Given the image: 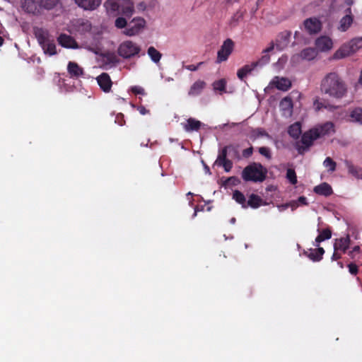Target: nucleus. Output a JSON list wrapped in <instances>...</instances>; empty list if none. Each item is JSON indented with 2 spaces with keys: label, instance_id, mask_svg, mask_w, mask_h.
<instances>
[{
  "label": "nucleus",
  "instance_id": "nucleus-17",
  "mask_svg": "<svg viewBox=\"0 0 362 362\" xmlns=\"http://www.w3.org/2000/svg\"><path fill=\"white\" fill-rule=\"evenodd\" d=\"M67 71L70 78H78L84 74V71L77 63L69 62L67 65Z\"/></svg>",
  "mask_w": 362,
  "mask_h": 362
},
{
  "label": "nucleus",
  "instance_id": "nucleus-12",
  "mask_svg": "<svg viewBox=\"0 0 362 362\" xmlns=\"http://www.w3.org/2000/svg\"><path fill=\"white\" fill-rule=\"evenodd\" d=\"M57 41L59 44L65 48L69 49H77L78 48V45L75 39L66 34L62 33L57 37Z\"/></svg>",
  "mask_w": 362,
  "mask_h": 362
},
{
  "label": "nucleus",
  "instance_id": "nucleus-55",
  "mask_svg": "<svg viewBox=\"0 0 362 362\" xmlns=\"http://www.w3.org/2000/svg\"><path fill=\"white\" fill-rule=\"evenodd\" d=\"M137 110L139 112V113L142 115H147L150 112L148 110H147L144 106L140 105L137 107Z\"/></svg>",
  "mask_w": 362,
  "mask_h": 362
},
{
  "label": "nucleus",
  "instance_id": "nucleus-58",
  "mask_svg": "<svg viewBox=\"0 0 362 362\" xmlns=\"http://www.w3.org/2000/svg\"><path fill=\"white\" fill-rule=\"evenodd\" d=\"M298 202L302 204H308L306 197L302 196L298 198Z\"/></svg>",
  "mask_w": 362,
  "mask_h": 362
},
{
  "label": "nucleus",
  "instance_id": "nucleus-63",
  "mask_svg": "<svg viewBox=\"0 0 362 362\" xmlns=\"http://www.w3.org/2000/svg\"><path fill=\"white\" fill-rule=\"evenodd\" d=\"M205 169H206V172H207V173H209V174H211V173H210V169H209V168L207 165H205Z\"/></svg>",
  "mask_w": 362,
  "mask_h": 362
},
{
  "label": "nucleus",
  "instance_id": "nucleus-57",
  "mask_svg": "<svg viewBox=\"0 0 362 362\" xmlns=\"http://www.w3.org/2000/svg\"><path fill=\"white\" fill-rule=\"evenodd\" d=\"M314 105H315L316 110H320L322 108L325 107L324 104L317 100L314 102Z\"/></svg>",
  "mask_w": 362,
  "mask_h": 362
},
{
  "label": "nucleus",
  "instance_id": "nucleus-27",
  "mask_svg": "<svg viewBox=\"0 0 362 362\" xmlns=\"http://www.w3.org/2000/svg\"><path fill=\"white\" fill-rule=\"evenodd\" d=\"M317 54V52L315 48L307 47L303 49L300 54V57L305 60H313Z\"/></svg>",
  "mask_w": 362,
  "mask_h": 362
},
{
  "label": "nucleus",
  "instance_id": "nucleus-51",
  "mask_svg": "<svg viewBox=\"0 0 362 362\" xmlns=\"http://www.w3.org/2000/svg\"><path fill=\"white\" fill-rule=\"evenodd\" d=\"M349 272L353 275H356L358 272V267L354 263H350L348 264Z\"/></svg>",
  "mask_w": 362,
  "mask_h": 362
},
{
  "label": "nucleus",
  "instance_id": "nucleus-40",
  "mask_svg": "<svg viewBox=\"0 0 362 362\" xmlns=\"http://www.w3.org/2000/svg\"><path fill=\"white\" fill-rule=\"evenodd\" d=\"M59 0H40V6L45 9L50 10L53 8Z\"/></svg>",
  "mask_w": 362,
  "mask_h": 362
},
{
  "label": "nucleus",
  "instance_id": "nucleus-37",
  "mask_svg": "<svg viewBox=\"0 0 362 362\" xmlns=\"http://www.w3.org/2000/svg\"><path fill=\"white\" fill-rule=\"evenodd\" d=\"M270 62V55L269 54H262V56L256 62H252L253 66H263Z\"/></svg>",
  "mask_w": 362,
  "mask_h": 362
},
{
  "label": "nucleus",
  "instance_id": "nucleus-29",
  "mask_svg": "<svg viewBox=\"0 0 362 362\" xmlns=\"http://www.w3.org/2000/svg\"><path fill=\"white\" fill-rule=\"evenodd\" d=\"M345 165L348 169L349 173L356 178L362 179V168L354 166L352 163L349 160L345 161Z\"/></svg>",
  "mask_w": 362,
  "mask_h": 362
},
{
  "label": "nucleus",
  "instance_id": "nucleus-20",
  "mask_svg": "<svg viewBox=\"0 0 362 362\" xmlns=\"http://www.w3.org/2000/svg\"><path fill=\"white\" fill-rule=\"evenodd\" d=\"M313 129L317 130L320 134V138L329 134L331 132H334V125L331 122H327L325 124Z\"/></svg>",
  "mask_w": 362,
  "mask_h": 362
},
{
  "label": "nucleus",
  "instance_id": "nucleus-15",
  "mask_svg": "<svg viewBox=\"0 0 362 362\" xmlns=\"http://www.w3.org/2000/svg\"><path fill=\"white\" fill-rule=\"evenodd\" d=\"M270 84L281 91H287L291 87V81L285 77L275 76Z\"/></svg>",
  "mask_w": 362,
  "mask_h": 362
},
{
  "label": "nucleus",
  "instance_id": "nucleus-54",
  "mask_svg": "<svg viewBox=\"0 0 362 362\" xmlns=\"http://www.w3.org/2000/svg\"><path fill=\"white\" fill-rule=\"evenodd\" d=\"M275 47L276 43L274 42H271L269 46L262 51V54H269L270 52L274 50Z\"/></svg>",
  "mask_w": 362,
  "mask_h": 362
},
{
  "label": "nucleus",
  "instance_id": "nucleus-7",
  "mask_svg": "<svg viewBox=\"0 0 362 362\" xmlns=\"http://www.w3.org/2000/svg\"><path fill=\"white\" fill-rule=\"evenodd\" d=\"M234 42L228 38L223 41L222 45L217 52V57L216 62L220 64L228 60L229 56L231 54L234 49Z\"/></svg>",
  "mask_w": 362,
  "mask_h": 362
},
{
  "label": "nucleus",
  "instance_id": "nucleus-48",
  "mask_svg": "<svg viewBox=\"0 0 362 362\" xmlns=\"http://www.w3.org/2000/svg\"><path fill=\"white\" fill-rule=\"evenodd\" d=\"M259 153L266 158L270 160L272 158V153L268 147L262 146L258 148Z\"/></svg>",
  "mask_w": 362,
  "mask_h": 362
},
{
  "label": "nucleus",
  "instance_id": "nucleus-9",
  "mask_svg": "<svg viewBox=\"0 0 362 362\" xmlns=\"http://www.w3.org/2000/svg\"><path fill=\"white\" fill-rule=\"evenodd\" d=\"M145 21L143 18L134 19L127 27L124 33L128 36H133L138 34L145 25Z\"/></svg>",
  "mask_w": 362,
  "mask_h": 362
},
{
  "label": "nucleus",
  "instance_id": "nucleus-10",
  "mask_svg": "<svg viewBox=\"0 0 362 362\" xmlns=\"http://www.w3.org/2000/svg\"><path fill=\"white\" fill-rule=\"evenodd\" d=\"M315 49L321 52L329 51L333 47L332 39L326 35H322L317 37L315 42Z\"/></svg>",
  "mask_w": 362,
  "mask_h": 362
},
{
  "label": "nucleus",
  "instance_id": "nucleus-34",
  "mask_svg": "<svg viewBox=\"0 0 362 362\" xmlns=\"http://www.w3.org/2000/svg\"><path fill=\"white\" fill-rule=\"evenodd\" d=\"M233 199L238 204H241L244 209L247 208V202L245 195L239 190H235L233 194Z\"/></svg>",
  "mask_w": 362,
  "mask_h": 362
},
{
  "label": "nucleus",
  "instance_id": "nucleus-3",
  "mask_svg": "<svg viewBox=\"0 0 362 362\" xmlns=\"http://www.w3.org/2000/svg\"><path fill=\"white\" fill-rule=\"evenodd\" d=\"M362 47V37L352 39L348 44L344 45L335 52L333 58L339 59L356 52Z\"/></svg>",
  "mask_w": 362,
  "mask_h": 362
},
{
  "label": "nucleus",
  "instance_id": "nucleus-46",
  "mask_svg": "<svg viewBox=\"0 0 362 362\" xmlns=\"http://www.w3.org/2000/svg\"><path fill=\"white\" fill-rule=\"evenodd\" d=\"M325 168H327L329 171L334 172L336 170V163L330 158L327 157L323 162Z\"/></svg>",
  "mask_w": 362,
  "mask_h": 362
},
{
  "label": "nucleus",
  "instance_id": "nucleus-38",
  "mask_svg": "<svg viewBox=\"0 0 362 362\" xmlns=\"http://www.w3.org/2000/svg\"><path fill=\"white\" fill-rule=\"evenodd\" d=\"M214 165L223 167L224 168V170L226 173H228L231 170L233 163L232 160H230V159H226L221 160L219 162H215Z\"/></svg>",
  "mask_w": 362,
  "mask_h": 362
},
{
  "label": "nucleus",
  "instance_id": "nucleus-21",
  "mask_svg": "<svg viewBox=\"0 0 362 362\" xmlns=\"http://www.w3.org/2000/svg\"><path fill=\"white\" fill-rule=\"evenodd\" d=\"M314 192L319 195H323L325 197H329L333 194L332 187L327 182H323L315 186Z\"/></svg>",
  "mask_w": 362,
  "mask_h": 362
},
{
  "label": "nucleus",
  "instance_id": "nucleus-16",
  "mask_svg": "<svg viewBox=\"0 0 362 362\" xmlns=\"http://www.w3.org/2000/svg\"><path fill=\"white\" fill-rule=\"evenodd\" d=\"M351 244L350 236L347 235L346 237L335 239L334 243V250H339L341 253L345 254Z\"/></svg>",
  "mask_w": 362,
  "mask_h": 362
},
{
  "label": "nucleus",
  "instance_id": "nucleus-62",
  "mask_svg": "<svg viewBox=\"0 0 362 362\" xmlns=\"http://www.w3.org/2000/svg\"><path fill=\"white\" fill-rule=\"evenodd\" d=\"M4 40L2 37L0 36V46H1L4 43Z\"/></svg>",
  "mask_w": 362,
  "mask_h": 362
},
{
  "label": "nucleus",
  "instance_id": "nucleus-45",
  "mask_svg": "<svg viewBox=\"0 0 362 362\" xmlns=\"http://www.w3.org/2000/svg\"><path fill=\"white\" fill-rule=\"evenodd\" d=\"M286 178L292 185L297 183V176L295 170L291 168H288L286 171Z\"/></svg>",
  "mask_w": 362,
  "mask_h": 362
},
{
  "label": "nucleus",
  "instance_id": "nucleus-11",
  "mask_svg": "<svg viewBox=\"0 0 362 362\" xmlns=\"http://www.w3.org/2000/svg\"><path fill=\"white\" fill-rule=\"evenodd\" d=\"M291 35V32L288 30L280 33L275 40L276 48L279 51L284 49L290 42Z\"/></svg>",
  "mask_w": 362,
  "mask_h": 362
},
{
  "label": "nucleus",
  "instance_id": "nucleus-53",
  "mask_svg": "<svg viewBox=\"0 0 362 362\" xmlns=\"http://www.w3.org/2000/svg\"><path fill=\"white\" fill-rule=\"evenodd\" d=\"M341 252L339 250H334V253L331 257L332 260V261H336V260H338L339 259L341 258Z\"/></svg>",
  "mask_w": 362,
  "mask_h": 362
},
{
  "label": "nucleus",
  "instance_id": "nucleus-13",
  "mask_svg": "<svg viewBox=\"0 0 362 362\" xmlns=\"http://www.w3.org/2000/svg\"><path fill=\"white\" fill-rule=\"evenodd\" d=\"M74 27L75 30L80 35H86L90 33L92 29L90 22L82 18L77 19L74 24Z\"/></svg>",
  "mask_w": 362,
  "mask_h": 362
},
{
  "label": "nucleus",
  "instance_id": "nucleus-49",
  "mask_svg": "<svg viewBox=\"0 0 362 362\" xmlns=\"http://www.w3.org/2000/svg\"><path fill=\"white\" fill-rule=\"evenodd\" d=\"M127 23L124 18L119 17L115 20V26L117 28H124L126 27Z\"/></svg>",
  "mask_w": 362,
  "mask_h": 362
},
{
  "label": "nucleus",
  "instance_id": "nucleus-50",
  "mask_svg": "<svg viewBox=\"0 0 362 362\" xmlns=\"http://www.w3.org/2000/svg\"><path fill=\"white\" fill-rule=\"evenodd\" d=\"M131 91L135 95H145V90L139 86H134L131 87Z\"/></svg>",
  "mask_w": 362,
  "mask_h": 362
},
{
  "label": "nucleus",
  "instance_id": "nucleus-61",
  "mask_svg": "<svg viewBox=\"0 0 362 362\" xmlns=\"http://www.w3.org/2000/svg\"><path fill=\"white\" fill-rule=\"evenodd\" d=\"M354 254H355L354 252H352V250H351L348 252L349 256H350L351 258L354 257Z\"/></svg>",
  "mask_w": 362,
  "mask_h": 362
},
{
  "label": "nucleus",
  "instance_id": "nucleus-26",
  "mask_svg": "<svg viewBox=\"0 0 362 362\" xmlns=\"http://www.w3.org/2000/svg\"><path fill=\"white\" fill-rule=\"evenodd\" d=\"M233 151L235 154H238V150L233 145H228L222 148L218 151V155L217 156V158L215 162H219L223 160L228 159L227 155L228 151Z\"/></svg>",
  "mask_w": 362,
  "mask_h": 362
},
{
  "label": "nucleus",
  "instance_id": "nucleus-25",
  "mask_svg": "<svg viewBox=\"0 0 362 362\" xmlns=\"http://www.w3.org/2000/svg\"><path fill=\"white\" fill-rule=\"evenodd\" d=\"M280 109L284 114H291L293 110V101L291 98L285 97L281 101L279 104Z\"/></svg>",
  "mask_w": 362,
  "mask_h": 362
},
{
  "label": "nucleus",
  "instance_id": "nucleus-5",
  "mask_svg": "<svg viewBox=\"0 0 362 362\" xmlns=\"http://www.w3.org/2000/svg\"><path fill=\"white\" fill-rule=\"evenodd\" d=\"M107 7L112 11L117 12L125 16L130 17L134 12V6L130 1H126L121 4L119 1L108 0Z\"/></svg>",
  "mask_w": 362,
  "mask_h": 362
},
{
  "label": "nucleus",
  "instance_id": "nucleus-39",
  "mask_svg": "<svg viewBox=\"0 0 362 362\" xmlns=\"http://www.w3.org/2000/svg\"><path fill=\"white\" fill-rule=\"evenodd\" d=\"M261 136H269V134L262 128H257L251 132L250 139L255 140Z\"/></svg>",
  "mask_w": 362,
  "mask_h": 362
},
{
  "label": "nucleus",
  "instance_id": "nucleus-47",
  "mask_svg": "<svg viewBox=\"0 0 362 362\" xmlns=\"http://www.w3.org/2000/svg\"><path fill=\"white\" fill-rule=\"evenodd\" d=\"M243 18V13L240 11H237L234 15L231 17L230 24L231 26H236L239 21Z\"/></svg>",
  "mask_w": 362,
  "mask_h": 362
},
{
  "label": "nucleus",
  "instance_id": "nucleus-60",
  "mask_svg": "<svg viewBox=\"0 0 362 362\" xmlns=\"http://www.w3.org/2000/svg\"><path fill=\"white\" fill-rule=\"evenodd\" d=\"M358 82L359 84L362 85V69H361V71L360 73V76H359Z\"/></svg>",
  "mask_w": 362,
  "mask_h": 362
},
{
  "label": "nucleus",
  "instance_id": "nucleus-64",
  "mask_svg": "<svg viewBox=\"0 0 362 362\" xmlns=\"http://www.w3.org/2000/svg\"><path fill=\"white\" fill-rule=\"evenodd\" d=\"M299 34V33L298 31H296L295 33H294V37L295 38H298V35Z\"/></svg>",
  "mask_w": 362,
  "mask_h": 362
},
{
  "label": "nucleus",
  "instance_id": "nucleus-33",
  "mask_svg": "<svg viewBox=\"0 0 362 362\" xmlns=\"http://www.w3.org/2000/svg\"><path fill=\"white\" fill-rule=\"evenodd\" d=\"M255 67L253 66V64H246L243 66L242 68L238 70L237 76L240 80H243L246 76L251 73V71L255 69Z\"/></svg>",
  "mask_w": 362,
  "mask_h": 362
},
{
  "label": "nucleus",
  "instance_id": "nucleus-43",
  "mask_svg": "<svg viewBox=\"0 0 362 362\" xmlns=\"http://www.w3.org/2000/svg\"><path fill=\"white\" fill-rule=\"evenodd\" d=\"M36 37L40 46H42L44 44L47 42V41L49 40V39L47 37V33L42 30L36 33Z\"/></svg>",
  "mask_w": 362,
  "mask_h": 362
},
{
  "label": "nucleus",
  "instance_id": "nucleus-36",
  "mask_svg": "<svg viewBox=\"0 0 362 362\" xmlns=\"http://www.w3.org/2000/svg\"><path fill=\"white\" fill-rule=\"evenodd\" d=\"M352 22V16L350 14H346L340 21L339 29L341 31H346L351 26Z\"/></svg>",
  "mask_w": 362,
  "mask_h": 362
},
{
  "label": "nucleus",
  "instance_id": "nucleus-44",
  "mask_svg": "<svg viewBox=\"0 0 362 362\" xmlns=\"http://www.w3.org/2000/svg\"><path fill=\"white\" fill-rule=\"evenodd\" d=\"M240 183V180L235 176H232L230 177H228L224 183L223 186L228 187V186H236Z\"/></svg>",
  "mask_w": 362,
  "mask_h": 362
},
{
  "label": "nucleus",
  "instance_id": "nucleus-30",
  "mask_svg": "<svg viewBox=\"0 0 362 362\" xmlns=\"http://www.w3.org/2000/svg\"><path fill=\"white\" fill-rule=\"evenodd\" d=\"M41 47H42L45 54H46L52 56V55L57 54V53L56 45L53 40H49V41H47V42Z\"/></svg>",
  "mask_w": 362,
  "mask_h": 362
},
{
  "label": "nucleus",
  "instance_id": "nucleus-14",
  "mask_svg": "<svg viewBox=\"0 0 362 362\" xmlns=\"http://www.w3.org/2000/svg\"><path fill=\"white\" fill-rule=\"evenodd\" d=\"M98 84L105 93H109L111 90L112 82L107 73H102L96 78Z\"/></svg>",
  "mask_w": 362,
  "mask_h": 362
},
{
  "label": "nucleus",
  "instance_id": "nucleus-32",
  "mask_svg": "<svg viewBox=\"0 0 362 362\" xmlns=\"http://www.w3.org/2000/svg\"><path fill=\"white\" fill-rule=\"evenodd\" d=\"M318 231L320 233L315 238V242L317 243L316 246H318V243L325 240H328L332 237V231L329 228H325L322 230L318 229Z\"/></svg>",
  "mask_w": 362,
  "mask_h": 362
},
{
  "label": "nucleus",
  "instance_id": "nucleus-22",
  "mask_svg": "<svg viewBox=\"0 0 362 362\" xmlns=\"http://www.w3.org/2000/svg\"><path fill=\"white\" fill-rule=\"evenodd\" d=\"M22 7L30 13L37 14L39 12L37 4L35 0H23Z\"/></svg>",
  "mask_w": 362,
  "mask_h": 362
},
{
  "label": "nucleus",
  "instance_id": "nucleus-42",
  "mask_svg": "<svg viewBox=\"0 0 362 362\" xmlns=\"http://www.w3.org/2000/svg\"><path fill=\"white\" fill-rule=\"evenodd\" d=\"M351 117L356 121L362 123V109L360 107L355 108L350 114Z\"/></svg>",
  "mask_w": 362,
  "mask_h": 362
},
{
  "label": "nucleus",
  "instance_id": "nucleus-41",
  "mask_svg": "<svg viewBox=\"0 0 362 362\" xmlns=\"http://www.w3.org/2000/svg\"><path fill=\"white\" fill-rule=\"evenodd\" d=\"M212 86L215 90L224 92L226 91V81L224 78H221L220 80L214 81Z\"/></svg>",
  "mask_w": 362,
  "mask_h": 362
},
{
  "label": "nucleus",
  "instance_id": "nucleus-28",
  "mask_svg": "<svg viewBox=\"0 0 362 362\" xmlns=\"http://www.w3.org/2000/svg\"><path fill=\"white\" fill-rule=\"evenodd\" d=\"M202 126V122L194 118H189L184 128L187 132L198 131Z\"/></svg>",
  "mask_w": 362,
  "mask_h": 362
},
{
  "label": "nucleus",
  "instance_id": "nucleus-35",
  "mask_svg": "<svg viewBox=\"0 0 362 362\" xmlns=\"http://www.w3.org/2000/svg\"><path fill=\"white\" fill-rule=\"evenodd\" d=\"M147 53L154 63H158L160 62L162 54L154 47H149Z\"/></svg>",
  "mask_w": 362,
  "mask_h": 362
},
{
  "label": "nucleus",
  "instance_id": "nucleus-6",
  "mask_svg": "<svg viewBox=\"0 0 362 362\" xmlns=\"http://www.w3.org/2000/svg\"><path fill=\"white\" fill-rule=\"evenodd\" d=\"M320 138V134L313 128L303 134L300 142L303 146L298 145L296 148L299 154H303L313 144V141Z\"/></svg>",
  "mask_w": 362,
  "mask_h": 362
},
{
  "label": "nucleus",
  "instance_id": "nucleus-4",
  "mask_svg": "<svg viewBox=\"0 0 362 362\" xmlns=\"http://www.w3.org/2000/svg\"><path fill=\"white\" fill-rule=\"evenodd\" d=\"M141 47L131 40L122 42L117 49L118 54L124 59H130L139 54Z\"/></svg>",
  "mask_w": 362,
  "mask_h": 362
},
{
  "label": "nucleus",
  "instance_id": "nucleus-52",
  "mask_svg": "<svg viewBox=\"0 0 362 362\" xmlns=\"http://www.w3.org/2000/svg\"><path fill=\"white\" fill-rule=\"evenodd\" d=\"M253 153V148L251 146L243 151V156L244 158H249Z\"/></svg>",
  "mask_w": 362,
  "mask_h": 362
},
{
  "label": "nucleus",
  "instance_id": "nucleus-23",
  "mask_svg": "<svg viewBox=\"0 0 362 362\" xmlns=\"http://www.w3.org/2000/svg\"><path fill=\"white\" fill-rule=\"evenodd\" d=\"M246 205L247 208L250 206L251 208L257 209L262 205H266V203L263 202L262 199L259 196L255 194H252L250 195Z\"/></svg>",
  "mask_w": 362,
  "mask_h": 362
},
{
  "label": "nucleus",
  "instance_id": "nucleus-1",
  "mask_svg": "<svg viewBox=\"0 0 362 362\" xmlns=\"http://www.w3.org/2000/svg\"><path fill=\"white\" fill-rule=\"evenodd\" d=\"M320 90L330 98L341 99L347 93V86L342 78L335 72L327 74L322 80Z\"/></svg>",
  "mask_w": 362,
  "mask_h": 362
},
{
  "label": "nucleus",
  "instance_id": "nucleus-24",
  "mask_svg": "<svg viewBox=\"0 0 362 362\" xmlns=\"http://www.w3.org/2000/svg\"><path fill=\"white\" fill-rule=\"evenodd\" d=\"M325 250L322 247L310 249V252H305V254L313 262H319L322 259Z\"/></svg>",
  "mask_w": 362,
  "mask_h": 362
},
{
  "label": "nucleus",
  "instance_id": "nucleus-31",
  "mask_svg": "<svg viewBox=\"0 0 362 362\" xmlns=\"http://www.w3.org/2000/svg\"><path fill=\"white\" fill-rule=\"evenodd\" d=\"M288 134L293 139H298L301 134L300 123L297 122L290 125L288 129Z\"/></svg>",
  "mask_w": 362,
  "mask_h": 362
},
{
  "label": "nucleus",
  "instance_id": "nucleus-2",
  "mask_svg": "<svg viewBox=\"0 0 362 362\" xmlns=\"http://www.w3.org/2000/svg\"><path fill=\"white\" fill-rule=\"evenodd\" d=\"M267 169L260 163L254 162L242 171V178L245 182H262L266 180Z\"/></svg>",
  "mask_w": 362,
  "mask_h": 362
},
{
  "label": "nucleus",
  "instance_id": "nucleus-8",
  "mask_svg": "<svg viewBox=\"0 0 362 362\" xmlns=\"http://www.w3.org/2000/svg\"><path fill=\"white\" fill-rule=\"evenodd\" d=\"M303 28L309 35H315L321 31L322 23L317 18H309L304 21Z\"/></svg>",
  "mask_w": 362,
  "mask_h": 362
},
{
  "label": "nucleus",
  "instance_id": "nucleus-59",
  "mask_svg": "<svg viewBox=\"0 0 362 362\" xmlns=\"http://www.w3.org/2000/svg\"><path fill=\"white\" fill-rule=\"evenodd\" d=\"M352 252H354V253H359L360 252V247L356 245V246H354L353 248H352Z\"/></svg>",
  "mask_w": 362,
  "mask_h": 362
},
{
  "label": "nucleus",
  "instance_id": "nucleus-56",
  "mask_svg": "<svg viewBox=\"0 0 362 362\" xmlns=\"http://www.w3.org/2000/svg\"><path fill=\"white\" fill-rule=\"evenodd\" d=\"M203 64V62H199L197 65L190 64L185 66V68L189 71H197L198 68Z\"/></svg>",
  "mask_w": 362,
  "mask_h": 362
},
{
  "label": "nucleus",
  "instance_id": "nucleus-19",
  "mask_svg": "<svg viewBox=\"0 0 362 362\" xmlns=\"http://www.w3.org/2000/svg\"><path fill=\"white\" fill-rule=\"evenodd\" d=\"M205 87L206 83L204 81L198 80L192 85L189 90L188 95L192 97L197 96L201 94Z\"/></svg>",
  "mask_w": 362,
  "mask_h": 362
},
{
  "label": "nucleus",
  "instance_id": "nucleus-18",
  "mask_svg": "<svg viewBox=\"0 0 362 362\" xmlns=\"http://www.w3.org/2000/svg\"><path fill=\"white\" fill-rule=\"evenodd\" d=\"M75 2L84 10L93 11L100 6L101 0H75Z\"/></svg>",
  "mask_w": 362,
  "mask_h": 362
}]
</instances>
